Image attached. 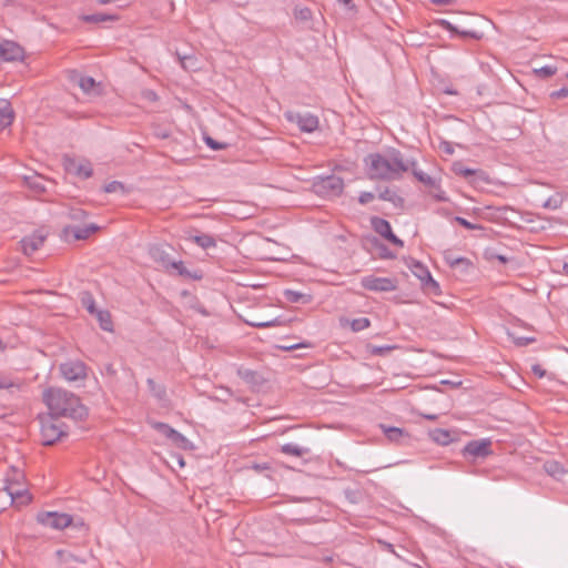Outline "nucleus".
Instances as JSON below:
<instances>
[{"label":"nucleus","mask_w":568,"mask_h":568,"mask_svg":"<svg viewBox=\"0 0 568 568\" xmlns=\"http://www.w3.org/2000/svg\"><path fill=\"white\" fill-rule=\"evenodd\" d=\"M61 375L68 382L84 381L87 377V366L81 361H69L60 365Z\"/></svg>","instance_id":"obj_8"},{"label":"nucleus","mask_w":568,"mask_h":568,"mask_svg":"<svg viewBox=\"0 0 568 568\" xmlns=\"http://www.w3.org/2000/svg\"><path fill=\"white\" fill-rule=\"evenodd\" d=\"M204 142L212 150H222V149H225L227 146L226 143L219 142V141L214 140L213 138H211L209 135L204 136Z\"/></svg>","instance_id":"obj_51"},{"label":"nucleus","mask_w":568,"mask_h":568,"mask_svg":"<svg viewBox=\"0 0 568 568\" xmlns=\"http://www.w3.org/2000/svg\"><path fill=\"white\" fill-rule=\"evenodd\" d=\"M42 397L52 415L73 420H83L88 416V409L80 398L67 389L50 387L43 392Z\"/></svg>","instance_id":"obj_2"},{"label":"nucleus","mask_w":568,"mask_h":568,"mask_svg":"<svg viewBox=\"0 0 568 568\" xmlns=\"http://www.w3.org/2000/svg\"><path fill=\"white\" fill-rule=\"evenodd\" d=\"M438 23L444 30L449 31L450 33L454 34H458L463 38L479 40L483 37V33L477 30H459L455 24L445 19L439 20Z\"/></svg>","instance_id":"obj_17"},{"label":"nucleus","mask_w":568,"mask_h":568,"mask_svg":"<svg viewBox=\"0 0 568 568\" xmlns=\"http://www.w3.org/2000/svg\"><path fill=\"white\" fill-rule=\"evenodd\" d=\"M544 469L549 476L556 479H560L566 474L564 466L557 460L546 462L544 464Z\"/></svg>","instance_id":"obj_24"},{"label":"nucleus","mask_w":568,"mask_h":568,"mask_svg":"<svg viewBox=\"0 0 568 568\" xmlns=\"http://www.w3.org/2000/svg\"><path fill=\"white\" fill-rule=\"evenodd\" d=\"M412 272L414 273L415 276H417L420 280V282H424L427 275L430 274L428 268L420 262H414V264L412 265Z\"/></svg>","instance_id":"obj_37"},{"label":"nucleus","mask_w":568,"mask_h":568,"mask_svg":"<svg viewBox=\"0 0 568 568\" xmlns=\"http://www.w3.org/2000/svg\"><path fill=\"white\" fill-rule=\"evenodd\" d=\"M248 324L251 326L257 327V328H267V327H275V326L281 325V321L278 318H274V320L266 321V322H250Z\"/></svg>","instance_id":"obj_48"},{"label":"nucleus","mask_w":568,"mask_h":568,"mask_svg":"<svg viewBox=\"0 0 568 568\" xmlns=\"http://www.w3.org/2000/svg\"><path fill=\"white\" fill-rule=\"evenodd\" d=\"M81 305L91 314H95L99 310L95 307V301L93 295L89 291L80 293Z\"/></svg>","instance_id":"obj_29"},{"label":"nucleus","mask_w":568,"mask_h":568,"mask_svg":"<svg viewBox=\"0 0 568 568\" xmlns=\"http://www.w3.org/2000/svg\"><path fill=\"white\" fill-rule=\"evenodd\" d=\"M88 213L81 209V207H71L68 212V216L72 220V221H83L85 217H87Z\"/></svg>","instance_id":"obj_43"},{"label":"nucleus","mask_w":568,"mask_h":568,"mask_svg":"<svg viewBox=\"0 0 568 568\" xmlns=\"http://www.w3.org/2000/svg\"><path fill=\"white\" fill-rule=\"evenodd\" d=\"M39 420L41 442L43 445H53L68 435L65 424L60 422L58 416L48 413L45 416H40Z\"/></svg>","instance_id":"obj_3"},{"label":"nucleus","mask_w":568,"mask_h":568,"mask_svg":"<svg viewBox=\"0 0 568 568\" xmlns=\"http://www.w3.org/2000/svg\"><path fill=\"white\" fill-rule=\"evenodd\" d=\"M281 453L290 456L302 457L310 454V448L302 447L293 443L284 444L280 447Z\"/></svg>","instance_id":"obj_23"},{"label":"nucleus","mask_w":568,"mask_h":568,"mask_svg":"<svg viewBox=\"0 0 568 568\" xmlns=\"http://www.w3.org/2000/svg\"><path fill=\"white\" fill-rule=\"evenodd\" d=\"M311 344L310 343H306V342H302V343H298V344H287V345H281L280 348L282 351H285V352H290V351H294V349H297V348H301V347H310Z\"/></svg>","instance_id":"obj_53"},{"label":"nucleus","mask_w":568,"mask_h":568,"mask_svg":"<svg viewBox=\"0 0 568 568\" xmlns=\"http://www.w3.org/2000/svg\"><path fill=\"white\" fill-rule=\"evenodd\" d=\"M396 348H398V346H396V345H381V346L369 345L368 346L369 353L375 356H385Z\"/></svg>","instance_id":"obj_34"},{"label":"nucleus","mask_w":568,"mask_h":568,"mask_svg":"<svg viewBox=\"0 0 568 568\" xmlns=\"http://www.w3.org/2000/svg\"><path fill=\"white\" fill-rule=\"evenodd\" d=\"M433 4L436 6H448L453 3L455 0H429Z\"/></svg>","instance_id":"obj_60"},{"label":"nucleus","mask_w":568,"mask_h":568,"mask_svg":"<svg viewBox=\"0 0 568 568\" xmlns=\"http://www.w3.org/2000/svg\"><path fill=\"white\" fill-rule=\"evenodd\" d=\"M454 221L457 222L459 225L464 226L467 230H481L483 226L479 224H475L469 222L468 220L462 217V216H455Z\"/></svg>","instance_id":"obj_50"},{"label":"nucleus","mask_w":568,"mask_h":568,"mask_svg":"<svg viewBox=\"0 0 568 568\" xmlns=\"http://www.w3.org/2000/svg\"><path fill=\"white\" fill-rule=\"evenodd\" d=\"M23 58V49L13 41H3L0 43V63L18 61Z\"/></svg>","instance_id":"obj_13"},{"label":"nucleus","mask_w":568,"mask_h":568,"mask_svg":"<svg viewBox=\"0 0 568 568\" xmlns=\"http://www.w3.org/2000/svg\"><path fill=\"white\" fill-rule=\"evenodd\" d=\"M534 72L542 79H548L557 72V68L554 65H544L539 69H535Z\"/></svg>","instance_id":"obj_42"},{"label":"nucleus","mask_w":568,"mask_h":568,"mask_svg":"<svg viewBox=\"0 0 568 568\" xmlns=\"http://www.w3.org/2000/svg\"><path fill=\"white\" fill-rule=\"evenodd\" d=\"M374 199H375L374 193L364 191V192H361V194L358 196V202L361 204L365 205V204L369 203L371 201H373Z\"/></svg>","instance_id":"obj_52"},{"label":"nucleus","mask_w":568,"mask_h":568,"mask_svg":"<svg viewBox=\"0 0 568 568\" xmlns=\"http://www.w3.org/2000/svg\"><path fill=\"white\" fill-rule=\"evenodd\" d=\"M150 394L161 404L169 402L166 388L162 384H158L153 378L146 379Z\"/></svg>","instance_id":"obj_19"},{"label":"nucleus","mask_w":568,"mask_h":568,"mask_svg":"<svg viewBox=\"0 0 568 568\" xmlns=\"http://www.w3.org/2000/svg\"><path fill=\"white\" fill-rule=\"evenodd\" d=\"M531 372H532L536 376H538L539 378H542V377H545V376H546V369H544V368H542V366H541V365H539V364H534V365L531 366Z\"/></svg>","instance_id":"obj_56"},{"label":"nucleus","mask_w":568,"mask_h":568,"mask_svg":"<svg viewBox=\"0 0 568 568\" xmlns=\"http://www.w3.org/2000/svg\"><path fill=\"white\" fill-rule=\"evenodd\" d=\"M436 190L435 193H433V196L437 201H446L447 197L445 196V192L440 189L439 184L437 183V187H434Z\"/></svg>","instance_id":"obj_57"},{"label":"nucleus","mask_w":568,"mask_h":568,"mask_svg":"<svg viewBox=\"0 0 568 568\" xmlns=\"http://www.w3.org/2000/svg\"><path fill=\"white\" fill-rule=\"evenodd\" d=\"M361 285L363 288L372 292H393L397 288V281L390 277L367 275L362 277Z\"/></svg>","instance_id":"obj_7"},{"label":"nucleus","mask_w":568,"mask_h":568,"mask_svg":"<svg viewBox=\"0 0 568 568\" xmlns=\"http://www.w3.org/2000/svg\"><path fill=\"white\" fill-rule=\"evenodd\" d=\"M550 97L554 99L567 98L568 97V88H561L559 90H556V91L551 92Z\"/></svg>","instance_id":"obj_55"},{"label":"nucleus","mask_w":568,"mask_h":568,"mask_svg":"<svg viewBox=\"0 0 568 568\" xmlns=\"http://www.w3.org/2000/svg\"><path fill=\"white\" fill-rule=\"evenodd\" d=\"M287 120L296 123L301 131L312 133L318 128V118L310 112L288 113Z\"/></svg>","instance_id":"obj_11"},{"label":"nucleus","mask_w":568,"mask_h":568,"mask_svg":"<svg viewBox=\"0 0 568 568\" xmlns=\"http://www.w3.org/2000/svg\"><path fill=\"white\" fill-rule=\"evenodd\" d=\"M144 95H145L146 99H149L151 101H155L158 99L156 93L153 92V91H150V90L146 91Z\"/></svg>","instance_id":"obj_62"},{"label":"nucleus","mask_w":568,"mask_h":568,"mask_svg":"<svg viewBox=\"0 0 568 568\" xmlns=\"http://www.w3.org/2000/svg\"><path fill=\"white\" fill-rule=\"evenodd\" d=\"M149 254L155 263L160 264L164 270L170 271V266H171L173 260L171 258V256L168 252L166 245H162V244L152 245L149 248Z\"/></svg>","instance_id":"obj_14"},{"label":"nucleus","mask_w":568,"mask_h":568,"mask_svg":"<svg viewBox=\"0 0 568 568\" xmlns=\"http://www.w3.org/2000/svg\"><path fill=\"white\" fill-rule=\"evenodd\" d=\"M443 150H444L446 153H448V154H452V153H453V151H454V150H453V148L450 146V144H449V143H447V142H444V143H443Z\"/></svg>","instance_id":"obj_63"},{"label":"nucleus","mask_w":568,"mask_h":568,"mask_svg":"<svg viewBox=\"0 0 568 568\" xmlns=\"http://www.w3.org/2000/svg\"><path fill=\"white\" fill-rule=\"evenodd\" d=\"M39 524L53 529H64L72 524V516L65 513L43 511L37 515Z\"/></svg>","instance_id":"obj_5"},{"label":"nucleus","mask_w":568,"mask_h":568,"mask_svg":"<svg viewBox=\"0 0 568 568\" xmlns=\"http://www.w3.org/2000/svg\"><path fill=\"white\" fill-rule=\"evenodd\" d=\"M57 557L64 564H69V562H72V561H80L77 556H74L73 554L69 552V551H65V550H57L55 552Z\"/></svg>","instance_id":"obj_47"},{"label":"nucleus","mask_w":568,"mask_h":568,"mask_svg":"<svg viewBox=\"0 0 568 568\" xmlns=\"http://www.w3.org/2000/svg\"><path fill=\"white\" fill-rule=\"evenodd\" d=\"M154 428L164 435L168 439H170L172 445L180 449L193 450L195 448L191 440H189L176 429L172 428L169 424L159 422L154 425Z\"/></svg>","instance_id":"obj_6"},{"label":"nucleus","mask_w":568,"mask_h":568,"mask_svg":"<svg viewBox=\"0 0 568 568\" xmlns=\"http://www.w3.org/2000/svg\"><path fill=\"white\" fill-rule=\"evenodd\" d=\"M75 174H78L79 176H81L83 179L91 178L93 174V169H92L91 163L89 161L79 163L75 166Z\"/></svg>","instance_id":"obj_35"},{"label":"nucleus","mask_w":568,"mask_h":568,"mask_svg":"<svg viewBox=\"0 0 568 568\" xmlns=\"http://www.w3.org/2000/svg\"><path fill=\"white\" fill-rule=\"evenodd\" d=\"M444 258H445L446 263L449 264L452 267H455L459 264L467 265L469 263L466 257L455 256L452 251H446L444 253Z\"/></svg>","instance_id":"obj_36"},{"label":"nucleus","mask_w":568,"mask_h":568,"mask_svg":"<svg viewBox=\"0 0 568 568\" xmlns=\"http://www.w3.org/2000/svg\"><path fill=\"white\" fill-rule=\"evenodd\" d=\"M170 270H174L176 271V273L181 276H184V277H190V272L187 271V268L184 266L183 262L182 261H173L171 266H170Z\"/></svg>","instance_id":"obj_46"},{"label":"nucleus","mask_w":568,"mask_h":568,"mask_svg":"<svg viewBox=\"0 0 568 568\" xmlns=\"http://www.w3.org/2000/svg\"><path fill=\"white\" fill-rule=\"evenodd\" d=\"M367 174L371 180L395 181L410 170V163L397 149H390L386 155L371 153L365 158Z\"/></svg>","instance_id":"obj_1"},{"label":"nucleus","mask_w":568,"mask_h":568,"mask_svg":"<svg viewBox=\"0 0 568 568\" xmlns=\"http://www.w3.org/2000/svg\"><path fill=\"white\" fill-rule=\"evenodd\" d=\"M460 175L467 178V176H470V175H474L475 174V170L473 169H468V168H465V169H460L457 171Z\"/></svg>","instance_id":"obj_58"},{"label":"nucleus","mask_w":568,"mask_h":568,"mask_svg":"<svg viewBox=\"0 0 568 568\" xmlns=\"http://www.w3.org/2000/svg\"><path fill=\"white\" fill-rule=\"evenodd\" d=\"M371 225H372V229L377 234H379L382 237H384L385 240H387L395 246H398V247L404 246V242L393 233L390 223L387 220H385L383 217H378V216H373L371 219Z\"/></svg>","instance_id":"obj_10"},{"label":"nucleus","mask_w":568,"mask_h":568,"mask_svg":"<svg viewBox=\"0 0 568 568\" xmlns=\"http://www.w3.org/2000/svg\"><path fill=\"white\" fill-rule=\"evenodd\" d=\"M78 84L84 93L90 94L94 91L97 82L92 77L81 75L78 79Z\"/></svg>","instance_id":"obj_33"},{"label":"nucleus","mask_w":568,"mask_h":568,"mask_svg":"<svg viewBox=\"0 0 568 568\" xmlns=\"http://www.w3.org/2000/svg\"><path fill=\"white\" fill-rule=\"evenodd\" d=\"M371 326V321L367 317H358L354 318L351 322V328L353 332H361L363 329H366Z\"/></svg>","instance_id":"obj_38"},{"label":"nucleus","mask_w":568,"mask_h":568,"mask_svg":"<svg viewBox=\"0 0 568 568\" xmlns=\"http://www.w3.org/2000/svg\"><path fill=\"white\" fill-rule=\"evenodd\" d=\"M19 387V384L12 382L9 378L0 377V389Z\"/></svg>","instance_id":"obj_54"},{"label":"nucleus","mask_w":568,"mask_h":568,"mask_svg":"<svg viewBox=\"0 0 568 568\" xmlns=\"http://www.w3.org/2000/svg\"><path fill=\"white\" fill-rule=\"evenodd\" d=\"M118 191L125 193V186L120 181H112L104 185V192H106V193H113V192H118Z\"/></svg>","instance_id":"obj_44"},{"label":"nucleus","mask_w":568,"mask_h":568,"mask_svg":"<svg viewBox=\"0 0 568 568\" xmlns=\"http://www.w3.org/2000/svg\"><path fill=\"white\" fill-rule=\"evenodd\" d=\"M429 436L435 443L440 445H448L453 440L450 432L442 428L429 432Z\"/></svg>","instance_id":"obj_28"},{"label":"nucleus","mask_w":568,"mask_h":568,"mask_svg":"<svg viewBox=\"0 0 568 568\" xmlns=\"http://www.w3.org/2000/svg\"><path fill=\"white\" fill-rule=\"evenodd\" d=\"M379 544L382 545V547H383L385 550H387V551H389V552H392V554H395V549H394V546H393L392 544H389V542H387V541H382V540H379Z\"/></svg>","instance_id":"obj_59"},{"label":"nucleus","mask_w":568,"mask_h":568,"mask_svg":"<svg viewBox=\"0 0 568 568\" xmlns=\"http://www.w3.org/2000/svg\"><path fill=\"white\" fill-rule=\"evenodd\" d=\"M413 175L423 184L429 187H437V180L416 166L415 161H409Z\"/></svg>","instance_id":"obj_22"},{"label":"nucleus","mask_w":568,"mask_h":568,"mask_svg":"<svg viewBox=\"0 0 568 568\" xmlns=\"http://www.w3.org/2000/svg\"><path fill=\"white\" fill-rule=\"evenodd\" d=\"M375 247L378 248L379 256L382 258H394L395 257V255L388 250V247L377 240H375Z\"/></svg>","instance_id":"obj_49"},{"label":"nucleus","mask_w":568,"mask_h":568,"mask_svg":"<svg viewBox=\"0 0 568 568\" xmlns=\"http://www.w3.org/2000/svg\"><path fill=\"white\" fill-rule=\"evenodd\" d=\"M47 233H44L42 230H37L20 241L21 251L26 255H32L43 245Z\"/></svg>","instance_id":"obj_12"},{"label":"nucleus","mask_w":568,"mask_h":568,"mask_svg":"<svg viewBox=\"0 0 568 568\" xmlns=\"http://www.w3.org/2000/svg\"><path fill=\"white\" fill-rule=\"evenodd\" d=\"M236 373L237 376L247 384L257 385L260 383V375L253 369L241 366L237 368Z\"/></svg>","instance_id":"obj_26"},{"label":"nucleus","mask_w":568,"mask_h":568,"mask_svg":"<svg viewBox=\"0 0 568 568\" xmlns=\"http://www.w3.org/2000/svg\"><path fill=\"white\" fill-rule=\"evenodd\" d=\"M118 17L113 14H106V13H93V14H85L82 16V20L88 23H102L106 21H114Z\"/></svg>","instance_id":"obj_30"},{"label":"nucleus","mask_w":568,"mask_h":568,"mask_svg":"<svg viewBox=\"0 0 568 568\" xmlns=\"http://www.w3.org/2000/svg\"><path fill=\"white\" fill-rule=\"evenodd\" d=\"M344 495H345V498L352 504H357L362 497V494L358 489H351V488L345 489Z\"/></svg>","instance_id":"obj_45"},{"label":"nucleus","mask_w":568,"mask_h":568,"mask_svg":"<svg viewBox=\"0 0 568 568\" xmlns=\"http://www.w3.org/2000/svg\"><path fill=\"white\" fill-rule=\"evenodd\" d=\"M14 120V111L7 99H0V125L8 128Z\"/></svg>","instance_id":"obj_20"},{"label":"nucleus","mask_w":568,"mask_h":568,"mask_svg":"<svg viewBox=\"0 0 568 568\" xmlns=\"http://www.w3.org/2000/svg\"><path fill=\"white\" fill-rule=\"evenodd\" d=\"M378 197L383 201H388L393 203L395 206H402L404 203V199L399 196L395 191H392L388 187L382 191Z\"/></svg>","instance_id":"obj_31"},{"label":"nucleus","mask_w":568,"mask_h":568,"mask_svg":"<svg viewBox=\"0 0 568 568\" xmlns=\"http://www.w3.org/2000/svg\"><path fill=\"white\" fill-rule=\"evenodd\" d=\"M8 495L11 497L12 503L27 505L31 500V496L28 490L20 484L13 485L8 483L6 486Z\"/></svg>","instance_id":"obj_15"},{"label":"nucleus","mask_w":568,"mask_h":568,"mask_svg":"<svg viewBox=\"0 0 568 568\" xmlns=\"http://www.w3.org/2000/svg\"><path fill=\"white\" fill-rule=\"evenodd\" d=\"M98 322L100 327L105 332H112L113 331V323L111 318V314L108 311L99 310L95 314H93Z\"/></svg>","instance_id":"obj_27"},{"label":"nucleus","mask_w":568,"mask_h":568,"mask_svg":"<svg viewBox=\"0 0 568 568\" xmlns=\"http://www.w3.org/2000/svg\"><path fill=\"white\" fill-rule=\"evenodd\" d=\"M295 20L305 28H311L313 13L310 8L296 6L293 10Z\"/></svg>","instance_id":"obj_21"},{"label":"nucleus","mask_w":568,"mask_h":568,"mask_svg":"<svg viewBox=\"0 0 568 568\" xmlns=\"http://www.w3.org/2000/svg\"><path fill=\"white\" fill-rule=\"evenodd\" d=\"M284 297L290 303L307 304L311 302L312 296L293 290H285Z\"/></svg>","instance_id":"obj_25"},{"label":"nucleus","mask_w":568,"mask_h":568,"mask_svg":"<svg viewBox=\"0 0 568 568\" xmlns=\"http://www.w3.org/2000/svg\"><path fill=\"white\" fill-rule=\"evenodd\" d=\"M562 199L559 194L549 196L544 203L542 207L550 209V210H557L561 206Z\"/></svg>","instance_id":"obj_40"},{"label":"nucleus","mask_w":568,"mask_h":568,"mask_svg":"<svg viewBox=\"0 0 568 568\" xmlns=\"http://www.w3.org/2000/svg\"><path fill=\"white\" fill-rule=\"evenodd\" d=\"M494 257L497 258L503 264H506L509 261L508 257H506L505 255H500V254H496Z\"/></svg>","instance_id":"obj_64"},{"label":"nucleus","mask_w":568,"mask_h":568,"mask_svg":"<svg viewBox=\"0 0 568 568\" xmlns=\"http://www.w3.org/2000/svg\"><path fill=\"white\" fill-rule=\"evenodd\" d=\"M99 226L94 223L85 225L83 227L80 226H65L63 232L69 234L70 232L73 234L75 240H87L92 233L97 232Z\"/></svg>","instance_id":"obj_18"},{"label":"nucleus","mask_w":568,"mask_h":568,"mask_svg":"<svg viewBox=\"0 0 568 568\" xmlns=\"http://www.w3.org/2000/svg\"><path fill=\"white\" fill-rule=\"evenodd\" d=\"M313 190L320 196H339L344 190V181L337 175L317 176L313 181Z\"/></svg>","instance_id":"obj_4"},{"label":"nucleus","mask_w":568,"mask_h":568,"mask_svg":"<svg viewBox=\"0 0 568 568\" xmlns=\"http://www.w3.org/2000/svg\"><path fill=\"white\" fill-rule=\"evenodd\" d=\"M508 335L513 338V342L517 346H527L536 342L534 336H516L514 333H508Z\"/></svg>","instance_id":"obj_41"},{"label":"nucleus","mask_w":568,"mask_h":568,"mask_svg":"<svg viewBox=\"0 0 568 568\" xmlns=\"http://www.w3.org/2000/svg\"><path fill=\"white\" fill-rule=\"evenodd\" d=\"M193 241L199 245L201 246L202 248L204 250H207V248H211V247H215L216 246V241L215 239L210 235V234H200V235H195L193 236Z\"/></svg>","instance_id":"obj_32"},{"label":"nucleus","mask_w":568,"mask_h":568,"mask_svg":"<svg viewBox=\"0 0 568 568\" xmlns=\"http://www.w3.org/2000/svg\"><path fill=\"white\" fill-rule=\"evenodd\" d=\"M379 427L390 443L403 444L409 439V434L404 428L386 426L384 424H381Z\"/></svg>","instance_id":"obj_16"},{"label":"nucleus","mask_w":568,"mask_h":568,"mask_svg":"<svg viewBox=\"0 0 568 568\" xmlns=\"http://www.w3.org/2000/svg\"><path fill=\"white\" fill-rule=\"evenodd\" d=\"M173 458L176 460L180 468H183L185 466V460H184L183 456L176 454V455H173Z\"/></svg>","instance_id":"obj_61"},{"label":"nucleus","mask_w":568,"mask_h":568,"mask_svg":"<svg viewBox=\"0 0 568 568\" xmlns=\"http://www.w3.org/2000/svg\"><path fill=\"white\" fill-rule=\"evenodd\" d=\"M422 285H423L424 290H426L430 293H434V294L440 293L439 284L433 278L432 274L427 275L425 281L422 282Z\"/></svg>","instance_id":"obj_39"},{"label":"nucleus","mask_w":568,"mask_h":568,"mask_svg":"<svg viewBox=\"0 0 568 568\" xmlns=\"http://www.w3.org/2000/svg\"><path fill=\"white\" fill-rule=\"evenodd\" d=\"M491 453V442L488 438L470 440L463 449L464 456L471 457L473 459L486 458Z\"/></svg>","instance_id":"obj_9"}]
</instances>
